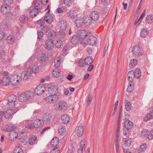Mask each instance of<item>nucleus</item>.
Wrapping results in <instances>:
<instances>
[{
  "label": "nucleus",
  "instance_id": "obj_56",
  "mask_svg": "<svg viewBox=\"0 0 153 153\" xmlns=\"http://www.w3.org/2000/svg\"><path fill=\"white\" fill-rule=\"evenodd\" d=\"M60 151V148L56 147L51 151V153H58Z\"/></svg>",
  "mask_w": 153,
  "mask_h": 153
},
{
  "label": "nucleus",
  "instance_id": "obj_9",
  "mask_svg": "<svg viewBox=\"0 0 153 153\" xmlns=\"http://www.w3.org/2000/svg\"><path fill=\"white\" fill-rule=\"evenodd\" d=\"M48 88V91L51 94L56 95L58 93V88L57 86L52 85L51 83L48 84L47 85Z\"/></svg>",
  "mask_w": 153,
  "mask_h": 153
},
{
  "label": "nucleus",
  "instance_id": "obj_10",
  "mask_svg": "<svg viewBox=\"0 0 153 153\" xmlns=\"http://www.w3.org/2000/svg\"><path fill=\"white\" fill-rule=\"evenodd\" d=\"M84 128L82 125H79L76 128L75 132L76 135L78 137H82L84 133Z\"/></svg>",
  "mask_w": 153,
  "mask_h": 153
},
{
  "label": "nucleus",
  "instance_id": "obj_34",
  "mask_svg": "<svg viewBox=\"0 0 153 153\" xmlns=\"http://www.w3.org/2000/svg\"><path fill=\"white\" fill-rule=\"evenodd\" d=\"M13 114V111L12 109L7 110L4 114V117L6 119H9L11 117Z\"/></svg>",
  "mask_w": 153,
  "mask_h": 153
},
{
  "label": "nucleus",
  "instance_id": "obj_36",
  "mask_svg": "<svg viewBox=\"0 0 153 153\" xmlns=\"http://www.w3.org/2000/svg\"><path fill=\"white\" fill-rule=\"evenodd\" d=\"M62 60L61 56H58L55 60L54 66L56 67H58L60 66Z\"/></svg>",
  "mask_w": 153,
  "mask_h": 153
},
{
  "label": "nucleus",
  "instance_id": "obj_32",
  "mask_svg": "<svg viewBox=\"0 0 153 153\" xmlns=\"http://www.w3.org/2000/svg\"><path fill=\"white\" fill-rule=\"evenodd\" d=\"M61 4L65 7H69L72 3L71 0H61Z\"/></svg>",
  "mask_w": 153,
  "mask_h": 153
},
{
  "label": "nucleus",
  "instance_id": "obj_33",
  "mask_svg": "<svg viewBox=\"0 0 153 153\" xmlns=\"http://www.w3.org/2000/svg\"><path fill=\"white\" fill-rule=\"evenodd\" d=\"M59 143V139L56 137H54L51 141V146L54 147L57 146Z\"/></svg>",
  "mask_w": 153,
  "mask_h": 153
},
{
  "label": "nucleus",
  "instance_id": "obj_31",
  "mask_svg": "<svg viewBox=\"0 0 153 153\" xmlns=\"http://www.w3.org/2000/svg\"><path fill=\"white\" fill-rule=\"evenodd\" d=\"M19 21L20 23L21 24L26 23L28 21V18L27 16L24 15H22L19 17Z\"/></svg>",
  "mask_w": 153,
  "mask_h": 153
},
{
  "label": "nucleus",
  "instance_id": "obj_51",
  "mask_svg": "<svg viewBox=\"0 0 153 153\" xmlns=\"http://www.w3.org/2000/svg\"><path fill=\"white\" fill-rule=\"evenodd\" d=\"M33 5L34 6V8H37V9L39 8L40 6V3L39 0H35L33 3Z\"/></svg>",
  "mask_w": 153,
  "mask_h": 153
},
{
  "label": "nucleus",
  "instance_id": "obj_59",
  "mask_svg": "<svg viewBox=\"0 0 153 153\" xmlns=\"http://www.w3.org/2000/svg\"><path fill=\"white\" fill-rule=\"evenodd\" d=\"M93 99V97L92 96H89L87 100V103L88 105L91 104Z\"/></svg>",
  "mask_w": 153,
  "mask_h": 153
},
{
  "label": "nucleus",
  "instance_id": "obj_54",
  "mask_svg": "<svg viewBox=\"0 0 153 153\" xmlns=\"http://www.w3.org/2000/svg\"><path fill=\"white\" fill-rule=\"evenodd\" d=\"M42 29L44 33H46L50 29V28L47 26H44L42 27Z\"/></svg>",
  "mask_w": 153,
  "mask_h": 153
},
{
  "label": "nucleus",
  "instance_id": "obj_1",
  "mask_svg": "<svg viewBox=\"0 0 153 153\" xmlns=\"http://www.w3.org/2000/svg\"><path fill=\"white\" fill-rule=\"evenodd\" d=\"M39 67L36 65H31L26 67L24 71L22 72V77L25 80H27L31 76L32 73L38 74L39 72Z\"/></svg>",
  "mask_w": 153,
  "mask_h": 153
},
{
  "label": "nucleus",
  "instance_id": "obj_50",
  "mask_svg": "<svg viewBox=\"0 0 153 153\" xmlns=\"http://www.w3.org/2000/svg\"><path fill=\"white\" fill-rule=\"evenodd\" d=\"M14 127L12 125L9 124L6 125L5 127V130L7 131H10L13 130Z\"/></svg>",
  "mask_w": 153,
  "mask_h": 153
},
{
  "label": "nucleus",
  "instance_id": "obj_60",
  "mask_svg": "<svg viewBox=\"0 0 153 153\" xmlns=\"http://www.w3.org/2000/svg\"><path fill=\"white\" fill-rule=\"evenodd\" d=\"M86 142V141L85 139H83L82 140L80 143V147L84 148Z\"/></svg>",
  "mask_w": 153,
  "mask_h": 153
},
{
  "label": "nucleus",
  "instance_id": "obj_22",
  "mask_svg": "<svg viewBox=\"0 0 153 153\" xmlns=\"http://www.w3.org/2000/svg\"><path fill=\"white\" fill-rule=\"evenodd\" d=\"M83 23V18L81 17H77L75 20V24L76 27H82Z\"/></svg>",
  "mask_w": 153,
  "mask_h": 153
},
{
  "label": "nucleus",
  "instance_id": "obj_26",
  "mask_svg": "<svg viewBox=\"0 0 153 153\" xmlns=\"http://www.w3.org/2000/svg\"><path fill=\"white\" fill-rule=\"evenodd\" d=\"M123 142L124 146L126 148H128L131 145V140L128 138H125L123 140Z\"/></svg>",
  "mask_w": 153,
  "mask_h": 153
},
{
  "label": "nucleus",
  "instance_id": "obj_16",
  "mask_svg": "<svg viewBox=\"0 0 153 153\" xmlns=\"http://www.w3.org/2000/svg\"><path fill=\"white\" fill-rule=\"evenodd\" d=\"M124 126L125 128L128 130L133 128L134 125L131 121L129 120H127L124 122Z\"/></svg>",
  "mask_w": 153,
  "mask_h": 153
},
{
  "label": "nucleus",
  "instance_id": "obj_7",
  "mask_svg": "<svg viewBox=\"0 0 153 153\" xmlns=\"http://www.w3.org/2000/svg\"><path fill=\"white\" fill-rule=\"evenodd\" d=\"M16 98V96L13 95H10L8 97V102L7 106L8 108H12L15 107Z\"/></svg>",
  "mask_w": 153,
  "mask_h": 153
},
{
  "label": "nucleus",
  "instance_id": "obj_4",
  "mask_svg": "<svg viewBox=\"0 0 153 153\" xmlns=\"http://www.w3.org/2000/svg\"><path fill=\"white\" fill-rule=\"evenodd\" d=\"M54 108L56 110L65 111L68 109V104L64 101H58L54 104Z\"/></svg>",
  "mask_w": 153,
  "mask_h": 153
},
{
  "label": "nucleus",
  "instance_id": "obj_43",
  "mask_svg": "<svg viewBox=\"0 0 153 153\" xmlns=\"http://www.w3.org/2000/svg\"><path fill=\"white\" fill-rule=\"evenodd\" d=\"M148 33L149 31L146 29L143 28L141 30L140 35L142 38H144L148 36Z\"/></svg>",
  "mask_w": 153,
  "mask_h": 153
},
{
  "label": "nucleus",
  "instance_id": "obj_29",
  "mask_svg": "<svg viewBox=\"0 0 153 153\" xmlns=\"http://www.w3.org/2000/svg\"><path fill=\"white\" fill-rule=\"evenodd\" d=\"M93 59L91 56H88L85 58L84 62L85 65H89L93 62Z\"/></svg>",
  "mask_w": 153,
  "mask_h": 153
},
{
  "label": "nucleus",
  "instance_id": "obj_28",
  "mask_svg": "<svg viewBox=\"0 0 153 153\" xmlns=\"http://www.w3.org/2000/svg\"><path fill=\"white\" fill-rule=\"evenodd\" d=\"M80 41H81V39L77 34L73 36L71 39V43L74 45L76 44Z\"/></svg>",
  "mask_w": 153,
  "mask_h": 153
},
{
  "label": "nucleus",
  "instance_id": "obj_55",
  "mask_svg": "<svg viewBox=\"0 0 153 153\" xmlns=\"http://www.w3.org/2000/svg\"><path fill=\"white\" fill-rule=\"evenodd\" d=\"M79 67L83 68L85 67V63L84 60L83 59H80L79 62Z\"/></svg>",
  "mask_w": 153,
  "mask_h": 153
},
{
  "label": "nucleus",
  "instance_id": "obj_41",
  "mask_svg": "<svg viewBox=\"0 0 153 153\" xmlns=\"http://www.w3.org/2000/svg\"><path fill=\"white\" fill-rule=\"evenodd\" d=\"M71 19H74L76 16V12L74 10H71L67 14Z\"/></svg>",
  "mask_w": 153,
  "mask_h": 153
},
{
  "label": "nucleus",
  "instance_id": "obj_38",
  "mask_svg": "<svg viewBox=\"0 0 153 153\" xmlns=\"http://www.w3.org/2000/svg\"><path fill=\"white\" fill-rule=\"evenodd\" d=\"M130 53L133 55H138L139 54L140 51L138 48H130Z\"/></svg>",
  "mask_w": 153,
  "mask_h": 153
},
{
  "label": "nucleus",
  "instance_id": "obj_40",
  "mask_svg": "<svg viewBox=\"0 0 153 153\" xmlns=\"http://www.w3.org/2000/svg\"><path fill=\"white\" fill-rule=\"evenodd\" d=\"M127 79L129 81L133 80L134 78V72L132 71H129L127 75Z\"/></svg>",
  "mask_w": 153,
  "mask_h": 153
},
{
  "label": "nucleus",
  "instance_id": "obj_39",
  "mask_svg": "<svg viewBox=\"0 0 153 153\" xmlns=\"http://www.w3.org/2000/svg\"><path fill=\"white\" fill-rule=\"evenodd\" d=\"M153 119V112H150L144 117L143 120L144 121L147 122Z\"/></svg>",
  "mask_w": 153,
  "mask_h": 153
},
{
  "label": "nucleus",
  "instance_id": "obj_48",
  "mask_svg": "<svg viewBox=\"0 0 153 153\" xmlns=\"http://www.w3.org/2000/svg\"><path fill=\"white\" fill-rule=\"evenodd\" d=\"M37 140V137L35 136H31L29 140V143L30 145H33L35 143V141Z\"/></svg>",
  "mask_w": 153,
  "mask_h": 153
},
{
  "label": "nucleus",
  "instance_id": "obj_45",
  "mask_svg": "<svg viewBox=\"0 0 153 153\" xmlns=\"http://www.w3.org/2000/svg\"><path fill=\"white\" fill-rule=\"evenodd\" d=\"M134 88V85L132 83H129L127 89V91L129 93H131Z\"/></svg>",
  "mask_w": 153,
  "mask_h": 153
},
{
  "label": "nucleus",
  "instance_id": "obj_42",
  "mask_svg": "<svg viewBox=\"0 0 153 153\" xmlns=\"http://www.w3.org/2000/svg\"><path fill=\"white\" fill-rule=\"evenodd\" d=\"M61 74L60 71L57 69H55L52 71V75L54 77L57 78L60 76Z\"/></svg>",
  "mask_w": 153,
  "mask_h": 153
},
{
  "label": "nucleus",
  "instance_id": "obj_57",
  "mask_svg": "<svg viewBox=\"0 0 153 153\" xmlns=\"http://www.w3.org/2000/svg\"><path fill=\"white\" fill-rule=\"evenodd\" d=\"M62 45V41L60 40L58 41L55 44V46L56 48H60Z\"/></svg>",
  "mask_w": 153,
  "mask_h": 153
},
{
  "label": "nucleus",
  "instance_id": "obj_27",
  "mask_svg": "<svg viewBox=\"0 0 153 153\" xmlns=\"http://www.w3.org/2000/svg\"><path fill=\"white\" fill-rule=\"evenodd\" d=\"M90 18L88 16H85L83 19L84 24L86 25H90L91 24V20Z\"/></svg>",
  "mask_w": 153,
  "mask_h": 153
},
{
  "label": "nucleus",
  "instance_id": "obj_24",
  "mask_svg": "<svg viewBox=\"0 0 153 153\" xmlns=\"http://www.w3.org/2000/svg\"><path fill=\"white\" fill-rule=\"evenodd\" d=\"M53 41L50 39L47 40L45 43V47L46 48H51L54 46Z\"/></svg>",
  "mask_w": 153,
  "mask_h": 153
},
{
  "label": "nucleus",
  "instance_id": "obj_23",
  "mask_svg": "<svg viewBox=\"0 0 153 153\" xmlns=\"http://www.w3.org/2000/svg\"><path fill=\"white\" fill-rule=\"evenodd\" d=\"M39 13L38 10L37 8H33L30 10V16L32 18L35 17Z\"/></svg>",
  "mask_w": 153,
  "mask_h": 153
},
{
  "label": "nucleus",
  "instance_id": "obj_5",
  "mask_svg": "<svg viewBox=\"0 0 153 153\" xmlns=\"http://www.w3.org/2000/svg\"><path fill=\"white\" fill-rule=\"evenodd\" d=\"M120 130V125H117L114 141L116 153L119 152V133Z\"/></svg>",
  "mask_w": 153,
  "mask_h": 153
},
{
  "label": "nucleus",
  "instance_id": "obj_13",
  "mask_svg": "<svg viewBox=\"0 0 153 153\" xmlns=\"http://www.w3.org/2000/svg\"><path fill=\"white\" fill-rule=\"evenodd\" d=\"M88 43L90 45L94 46L97 44V40L96 37L93 36H88L87 39Z\"/></svg>",
  "mask_w": 153,
  "mask_h": 153
},
{
  "label": "nucleus",
  "instance_id": "obj_49",
  "mask_svg": "<svg viewBox=\"0 0 153 153\" xmlns=\"http://www.w3.org/2000/svg\"><path fill=\"white\" fill-rule=\"evenodd\" d=\"M60 28L62 30H64L66 29L67 27V23L66 22L64 21H61L60 22Z\"/></svg>",
  "mask_w": 153,
  "mask_h": 153
},
{
  "label": "nucleus",
  "instance_id": "obj_18",
  "mask_svg": "<svg viewBox=\"0 0 153 153\" xmlns=\"http://www.w3.org/2000/svg\"><path fill=\"white\" fill-rule=\"evenodd\" d=\"M18 136L17 132L15 131H11L9 135V139L10 141H13L17 138Z\"/></svg>",
  "mask_w": 153,
  "mask_h": 153
},
{
  "label": "nucleus",
  "instance_id": "obj_37",
  "mask_svg": "<svg viewBox=\"0 0 153 153\" xmlns=\"http://www.w3.org/2000/svg\"><path fill=\"white\" fill-rule=\"evenodd\" d=\"M137 63L138 60L137 59H132L129 62V66L131 68H133L137 65Z\"/></svg>",
  "mask_w": 153,
  "mask_h": 153
},
{
  "label": "nucleus",
  "instance_id": "obj_25",
  "mask_svg": "<svg viewBox=\"0 0 153 153\" xmlns=\"http://www.w3.org/2000/svg\"><path fill=\"white\" fill-rule=\"evenodd\" d=\"M48 58V56L45 54L42 53L40 54L38 57V59L40 61L45 62L47 61Z\"/></svg>",
  "mask_w": 153,
  "mask_h": 153
},
{
  "label": "nucleus",
  "instance_id": "obj_47",
  "mask_svg": "<svg viewBox=\"0 0 153 153\" xmlns=\"http://www.w3.org/2000/svg\"><path fill=\"white\" fill-rule=\"evenodd\" d=\"M132 108V105L131 103L130 102H127L125 105V108L126 110L128 111L131 110Z\"/></svg>",
  "mask_w": 153,
  "mask_h": 153
},
{
  "label": "nucleus",
  "instance_id": "obj_46",
  "mask_svg": "<svg viewBox=\"0 0 153 153\" xmlns=\"http://www.w3.org/2000/svg\"><path fill=\"white\" fill-rule=\"evenodd\" d=\"M13 153H24L22 149L19 146H16L14 149Z\"/></svg>",
  "mask_w": 153,
  "mask_h": 153
},
{
  "label": "nucleus",
  "instance_id": "obj_15",
  "mask_svg": "<svg viewBox=\"0 0 153 153\" xmlns=\"http://www.w3.org/2000/svg\"><path fill=\"white\" fill-rule=\"evenodd\" d=\"M91 18L94 21L97 20L100 17V15L98 12L96 11H92L90 14Z\"/></svg>",
  "mask_w": 153,
  "mask_h": 153
},
{
  "label": "nucleus",
  "instance_id": "obj_53",
  "mask_svg": "<svg viewBox=\"0 0 153 153\" xmlns=\"http://www.w3.org/2000/svg\"><path fill=\"white\" fill-rule=\"evenodd\" d=\"M148 133L149 132L148 130H144L141 132V136L143 137H145L148 135Z\"/></svg>",
  "mask_w": 153,
  "mask_h": 153
},
{
  "label": "nucleus",
  "instance_id": "obj_6",
  "mask_svg": "<svg viewBox=\"0 0 153 153\" xmlns=\"http://www.w3.org/2000/svg\"><path fill=\"white\" fill-rule=\"evenodd\" d=\"M10 76L7 72H4L1 78V86H7L10 85Z\"/></svg>",
  "mask_w": 153,
  "mask_h": 153
},
{
  "label": "nucleus",
  "instance_id": "obj_30",
  "mask_svg": "<svg viewBox=\"0 0 153 153\" xmlns=\"http://www.w3.org/2000/svg\"><path fill=\"white\" fill-rule=\"evenodd\" d=\"M43 123V121L39 120H36L33 123L34 128L41 126L42 125Z\"/></svg>",
  "mask_w": 153,
  "mask_h": 153
},
{
  "label": "nucleus",
  "instance_id": "obj_21",
  "mask_svg": "<svg viewBox=\"0 0 153 153\" xmlns=\"http://www.w3.org/2000/svg\"><path fill=\"white\" fill-rule=\"evenodd\" d=\"M66 131V128L63 126H60L58 129V133L59 135L63 136L65 134Z\"/></svg>",
  "mask_w": 153,
  "mask_h": 153
},
{
  "label": "nucleus",
  "instance_id": "obj_19",
  "mask_svg": "<svg viewBox=\"0 0 153 153\" xmlns=\"http://www.w3.org/2000/svg\"><path fill=\"white\" fill-rule=\"evenodd\" d=\"M146 10H144L143 13L141 15L140 17L137 22H135L134 23V25L137 27H138L141 24L142 20L144 18L146 15Z\"/></svg>",
  "mask_w": 153,
  "mask_h": 153
},
{
  "label": "nucleus",
  "instance_id": "obj_58",
  "mask_svg": "<svg viewBox=\"0 0 153 153\" xmlns=\"http://www.w3.org/2000/svg\"><path fill=\"white\" fill-rule=\"evenodd\" d=\"M25 127L28 129H33L34 128L33 123L32 124L28 123L26 124L25 125Z\"/></svg>",
  "mask_w": 153,
  "mask_h": 153
},
{
  "label": "nucleus",
  "instance_id": "obj_52",
  "mask_svg": "<svg viewBox=\"0 0 153 153\" xmlns=\"http://www.w3.org/2000/svg\"><path fill=\"white\" fill-rule=\"evenodd\" d=\"M147 145L146 144H143L140 147V152L145 151Z\"/></svg>",
  "mask_w": 153,
  "mask_h": 153
},
{
  "label": "nucleus",
  "instance_id": "obj_3",
  "mask_svg": "<svg viewBox=\"0 0 153 153\" xmlns=\"http://www.w3.org/2000/svg\"><path fill=\"white\" fill-rule=\"evenodd\" d=\"M22 75V72L21 75L18 73L12 74L10 77L11 83L13 85H16L19 84L21 79L25 80L23 78Z\"/></svg>",
  "mask_w": 153,
  "mask_h": 153
},
{
  "label": "nucleus",
  "instance_id": "obj_11",
  "mask_svg": "<svg viewBox=\"0 0 153 153\" xmlns=\"http://www.w3.org/2000/svg\"><path fill=\"white\" fill-rule=\"evenodd\" d=\"M11 10V7L9 5L4 4L2 5L1 7V12L4 14H8L10 13Z\"/></svg>",
  "mask_w": 153,
  "mask_h": 153
},
{
  "label": "nucleus",
  "instance_id": "obj_63",
  "mask_svg": "<svg viewBox=\"0 0 153 153\" xmlns=\"http://www.w3.org/2000/svg\"><path fill=\"white\" fill-rule=\"evenodd\" d=\"M5 33L2 31H0V40L3 39L5 36Z\"/></svg>",
  "mask_w": 153,
  "mask_h": 153
},
{
  "label": "nucleus",
  "instance_id": "obj_14",
  "mask_svg": "<svg viewBox=\"0 0 153 153\" xmlns=\"http://www.w3.org/2000/svg\"><path fill=\"white\" fill-rule=\"evenodd\" d=\"M77 35L80 38L81 41H82V40L83 41L88 36V33L85 30H81L79 31Z\"/></svg>",
  "mask_w": 153,
  "mask_h": 153
},
{
  "label": "nucleus",
  "instance_id": "obj_12",
  "mask_svg": "<svg viewBox=\"0 0 153 153\" xmlns=\"http://www.w3.org/2000/svg\"><path fill=\"white\" fill-rule=\"evenodd\" d=\"M58 98L57 96L56 95L51 94L45 98V100L49 103H53L57 101Z\"/></svg>",
  "mask_w": 153,
  "mask_h": 153
},
{
  "label": "nucleus",
  "instance_id": "obj_35",
  "mask_svg": "<svg viewBox=\"0 0 153 153\" xmlns=\"http://www.w3.org/2000/svg\"><path fill=\"white\" fill-rule=\"evenodd\" d=\"M145 21L148 24H151L153 22V15L150 14L146 16Z\"/></svg>",
  "mask_w": 153,
  "mask_h": 153
},
{
  "label": "nucleus",
  "instance_id": "obj_8",
  "mask_svg": "<svg viewBox=\"0 0 153 153\" xmlns=\"http://www.w3.org/2000/svg\"><path fill=\"white\" fill-rule=\"evenodd\" d=\"M45 91V87L43 84L38 85L35 89L34 92L39 95H42Z\"/></svg>",
  "mask_w": 153,
  "mask_h": 153
},
{
  "label": "nucleus",
  "instance_id": "obj_61",
  "mask_svg": "<svg viewBox=\"0 0 153 153\" xmlns=\"http://www.w3.org/2000/svg\"><path fill=\"white\" fill-rule=\"evenodd\" d=\"M43 32L42 31H39L38 33V39L40 40L43 37Z\"/></svg>",
  "mask_w": 153,
  "mask_h": 153
},
{
  "label": "nucleus",
  "instance_id": "obj_17",
  "mask_svg": "<svg viewBox=\"0 0 153 153\" xmlns=\"http://www.w3.org/2000/svg\"><path fill=\"white\" fill-rule=\"evenodd\" d=\"M61 120L64 124H67L70 121L71 117L68 114H64L61 117Z\"/></svg>",
  "mask_w": 153,
  "mask_h": 153
},
{
  "label": "nucleus",
  "instance_id": "obj_20",
  "mask_svg": "<svg viewBox=\"0 0 153 153\" xmlns=\"http://www.w3.org/2000/svg\"><path fill=\"white\" fill-rule=\"evenodd\" d=\"M45 20L48 24H50L52 23L53 20V16L49 13L46 14L44 18Z\"/></svg>",
  "mask_w": 153,
  "mask_h": 153
},
{
  "label": "nucleus",
  "instance_id": "obj_62",
  "mask_svg": "<svg viewBox=\"0 0 153 153\" xmlns=\"http://www.w3.org/2000/svg\"><path fill=\"white\" fill-rule=\"evenodd\" d=\"M8 42L12 43L13 41V38L12 36H9L7 38Z\"/></svg>",
  "mask_w": 153,
  "mask_h": 153
},
{
  "label": "nucleus",
  "instance_id": "obj_64",
  "mask_svg": "<svg viewBox=\"0 0 153 153\" xmlns=\"http://www.w3.org/2000/svg\"><path fill=\"white\" fill-rule=\"evenodd\" d=\"M37 23L38 25L40 26L43 25L45 24V22L42 19H40L37 22Z\"/></svg>",
  "mask_w": 153,
  "mask_h": 153
},
{
  "label": "nucleus",
  "instance_id": "obj_2",
  "mask_svg": "<svg viewBox=\"0 0 153 153\" xmlns=\"http://www.w3.org/2000/svg\"><path fill=\"white\" fill-rule=\"evenodd\" d=\"M34 96L33 91H28L21 94L19 97L18 100L20 102H25L33 99Z\"/></svg>",
  "mask_w": 153,
  "mask_h": 153
},
{
  "label": "nucleus",
  "instance_id": "obj_44",
  "mask_svg": "<svg viewBox=\"0 0 153 153\" xmlns=\"http://www.w3.org/2000/svg\"><path fill=\"white\" fill-rule=\"evenodd\" d=\"M134 74L135 77L137 78H140L141 76V71L138 68H136L134 71Z\"/></svg>",
  "mask_w": 153,
  "mask_h": 153
}]
</instances>
